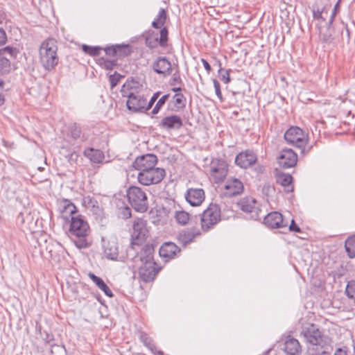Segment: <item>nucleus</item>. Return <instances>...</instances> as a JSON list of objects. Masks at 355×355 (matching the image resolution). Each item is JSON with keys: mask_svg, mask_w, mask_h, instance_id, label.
I'll list each match as a JSON object with an SVG mask.
<instances>
[{"mask_svg": "<svg viewBox=\"0 0 355 355\" xmlns=\"http://www.w3.org/2000/svg\"><path fill=\"white\" fill-rule=\"evenodd\" d=\"M139 83L133 80H127L122 86L121 93L123 97H127V108L133 112L146 110V98L139 94Z\"/></svg>", "mask_w": 355, "mask_h": 355, "instance_id": "1", "label": "nucleus"}, {"mask_svg": "<svg viewBox=\"0 0 355 355\" xmlns=\"http://www.w3.org/2000/svg\"><path fill=\"white\" fill-rule=\"evenodd\" d=\"M69 234L76 246L79 249L86 248L89 244L87 236L90 234V227L85 217L80 214L71 218Z\"/></svg>", "mask_w": 355, "mask_h": 355, "instance_id": "2", "label": "nucleus"}, {"mask_svg": "<svg viewBox=\"0 0 355 355\" xmlns=\"http://www.w3.org/2000/svg\"><path fill=\"white\" fill-rule=\"evenodd\" d=\"M57 41L53 38L45 40L39 49L40 61L42 67L47 71L55 68L58 63Z\"/></svg>", "mask_w": 355, "mask_h": 355, "instance_id": "3", "label": "nucleus"}, {"mask_svg": "<svg viewBox=\"0 0 355 355\" xmlns=\"http://www.w3.org/2000/svg\"><path fill=\"white\" fill-rule=\"evenodd\" d=\"M301 334L306 342L313 347V350L329 349L331 347V339L329 336L323 335L314 324H308L303 327Z\"/></svg>", "mask_w": 355, "mask_h": 355, "instance_id": "4", "label": "nucleus"}, {"mask_svg": "<svg viewBox=\"0 0 355 355\" xmlns=\"http://www.w3.org/2000/svg\"><path fill=\"white\" fill-rule=\"evenodd\" d=\"M284 137L287 144L300 148L303 154L309 153L311 148L309 147L306 150V146L308 143V135L297 126L291 127L286 131Z\"/></svg>", "mask_w": 355, "mask_h": 355, "instance_id": "5", "label": "nucleus"}, {"mask_svg": "<svg viewBox=\"0 0 355 355\" xmlns=\"http://www.w3.org/2000/svg\"><path fill=\"white\" fill-rule=\"evenodd\" d=\"M221 219V211L217 204L211 203L200 215L201 229L208 232L213 229Z\"/></svg>", "mask_w": 355, "mask_h": 355, "instance_id": "6", "label": "nucleus"}, {"mask_svg": "<svg viewBox=\"0 0 355 355\" xmlns=\"http://www.w3.org/2000/svg\"><path fill=\"white\" fill-rule=\"evenodd\" d=\"M127 197L132 207L138 212L148 210V202L146 193L139 187L132 186L127 191Z\"/></svg>", "mask_w": 355, "mask_h": 355, "instance_id": "7", "label": "nucleus"}, {"mask_svg": "<svg viewBox=\"0 0 355 355\" xmlns=\"http://www.w3.org/2000/svg\"><path fill=\"white\" fill-rule=\"evenodd\" d=\"M166 176V171L163 168L153 167L144 172H139L138 182L144 186L157 184L160 183Z\"/></svg>", "mask_w": 355, "mask_h": 355, "instance_id": "8", "label": "nucleus"}, {"mask_svg": "<svg viewBox=\"0 0 355 355\" xmlns=\"http://www.w3.org/2000/svg\"><path fill=\"white\" fill-rule=\"evenodd\" d=\"M132 227V248L134 245H139L145 241L149 233L147 227V220L143 218H136L133 221Z\"/></svg>", "mask_w": 355, "mask_h": 355, "instance_id": "9", "label": "nucleus"}, {"mask_svg": "<svg viewBox=\"0 0 355 355\" xmlns=\"http://www.w3.org/2000/svg\"><path fill=\"white\" fill-rule=\"evenodd\" d=\"M17 53L16 48L9 46L0 49V76L8 74L11 71L10 59L15 58Z\"/></svg>", "mask_w": 355, "mask_h": 355, "instance_id": "10", "label": "nucleus"}, {"mask_svg": "<svg viewBox=\"0 0 355 355\" xmlns=\"http://www.w3.org/2000/svg\"><path fill=\"white\" fill-rule=\"evenodd\" d=\"M228 173V165L223 159H214L210 164L209 174L215 183L224 180Z\"/></svg>", "mask_w": 355, "mask_h": 355, "instance_id": "11", "label": "nucleus"}, {"mask_svg": "<svg viewBox=\"0 0 355 355\" xmlns=\"http://www.w3.org/2000/svg\"><path fill=\"white\" fill-rule=\"evenodd\" d=\"M239 208L249 215V218L253 220L261 219V209L257 201L250 197H245L238 202Z\"/></svg>", "mask_w": 355, "mask_h": 355, "instance_id": "12", "label": "nucleus"}, {"mask_svg": "<svg viewBox=\"0 0 355 355\" xmlns=\"http://www.w3.org/2000/svg\"><path fill=\"white\" fill-rule=\"evenodd\" d=\"M157 157L152 153L138 156L132 163L133 168L139 172L150 169L157 164Z\"/></svg>", "mask_w": 355, "mask_h": 355, "instance_id": "13", "label": "nucleus"}, {"mask_svg": "<svg viewBox=\"0 0 355 355\" xmlns=\"http://www.w3.org/2000/svg\"><path fill=\"white\" fill-rule=\"evenodd\" d=\"M168 31L166 27H163L160 31V36L158 37L153 33L148 34L145 39V44L150 49H155L159 45L164 48L168 45Z\"/></svg>", "mask_w": 355, "mask_h": 355, "instance_id": "14", "label": "nucleus"}, {"mask_svg": "<svg viewBox=\"0 0 355 355\" xmlns=\"http://www.w3.org/2000/svg\"><path fill=\"white\" fill-rule=\"evenodd\" d=\"M160 268L155 262H148L141 264L139 269V275L144 282H152L159 271Z\"/></svg>", "mask_w": 355, "mask_h": 355, "instance_id": "15", "label": "nucleus"}, {"mask_svg": "<svg viewBox=\"0 0 355 355\" xmlns=\"http://www.w3.org/2000/svg\"><path fill=\"white\" fill-rule=\"evenodd\" d=\"M244 189L243 182L238 178H230L227 180L223 191V195L227 198L240 195Z\"/></svg>", "mask_w": 355, "mask_h": 355, "instance_id": "16", "label": "nucleus"}, {"mask_svg": "<svg viewBox=\"0 0 355 355\" xmlns=\"http://www.w3.org/2000/svg\"><path fill=\"white\" fill-rule=\"evenodd\" d=\"M183 125V121L180 116L173 114L164 117L158 126L165 130H180Z\"/></svg>", "mask_w": 355, "mask_h": 355, "instance_id": "17", "label": "nucleus"}, {"mask_svg": "<svg viewBox=\"0 0 355 355\" xmlns=\"http://www.w3.org/2000/svg\"><path fill=\"white\" fill-rule=\"evenodd\" d=\"M263 223L272 229L287 227L288 226V222L285 221L282 214L277 211L271 212L264 216Z\"/></svg>", "mask_w": 355, "mask_h": 355, "instance_id": "18", "label": "nucleus"}, {"mask_svg": "<svg viewBox=\"0 0 355 355\" xmlns=\"http://www.w3.org/2000/svg\"><path fill=\"white\" fill-rule=\"evenodd\" d=\"M297 162V155L290 148L283 149L279 156V164L285 168L293 167Z\"/></svg>", "mask_w": 355, "mask_h": 355, "instance_id": "19", "label": "nucleus"}, {"mask_svg": "<svg viewBox=\"0 0 355 355\" xmlns=\"http://www.w3.org/2000/svg\"><path fill=\"white\" fill-rule=\"evenodd\" d=\"M257 160V155L253 151L247 150L236 155L235 158V163L241 168H247L254 164Z\"/></svg>", "mask_w": 355, "mask_h": 355, "instance_id": "20", "label": "nucleus"}, {"mask_svg": "<svg viewBox=\"0 0 355 355\" xmlns=\"http://www.w3.org/2000/svg\"><path fill=\"white\" fill-rule=\"evenodd\" d=\"M185 198L191 206H200L205 200V191L202 189L190 188L187 191Z\"/></svg>", "mask_w": 355, "mask_h": 355, "instance_id": "21", "label": "nucleus"}, {"mask_svg": "<svg viewBox=\"0 0 355 355\" xmlns=\"http://www.w3.org/2000/svg\"><path fill=\"white\" fill-rule=\"evenodd\" d=\"M153 69L155 73L163 75L164 77L172 73L171 63L166 57H158L153 64Z\"/></svg>", "mask_w": 355, "mask_h": 355, "instance_id": "22", "label": "nucleus"}, {"mask_svg": "<svg viewBox=\"0 0 355 355\" xmlns=\"http://www.w3.org/2000/svg\"><path fill=\"white\" fill-rule=\"evenodd\" d=\"M103 248L105 257L111 260H116L119 255V248L116 240L103 239Z\"/></svg>", "mask_w": 355, "mask_h": 355, "instance_id": "23", "label": "nucleus"}, {"mask_svg": "<svg viewBox=\"0 0 355 355\" xmlns=\"http://www.w3.org/2000/svg\"><path fill=\"white\" fill-rule=\"evenodd\" d=\"M154 252L153 245L152 244H146L141 248L139 255L133 258L134 261L137 263L139 261L141 264L155 262L154 261Z\"/></svg>", "mask_w": 355, "mask_h": 355, "instance_id": "24", "label": "nucleus"}, {"mask_svg": "<svg viewBox=\"0 0 355 355\" xmlns=\"http://www.w3.org/2000/svg\"><path fill=\"white\" fill-rule=\"evenodd\" d=\"M284 351L286 355H300L302 347L297 339L288 336L284 342Z\"/></svg>", "mask_w": 355, "mask_h": 355, "instance_id": "25", "label": "nucleus"}, {"mask_svg": "<svg viewBox=\"0 0 355 355\" xmlns=\"http://www.w3.org/2000/svg\"><path fill=\"white\" fill-rule=\"evenodd\" d=\"M60 207L62 217L65 220H68L69 217L71 219V217L79 215L75 205L69 200L63 199L60 202Z\"/></svg>", "mask_w": 355, "mask_h": 355, "instance_id": "26", "label": "nucleus"}, {"mask_svg": "<svg viewBox=\"0 0 355 355\" xmlns=\"http://www.w3.org/2000/svg\"><path fill=\"white\" fill-rule=\"evenodd\" d=\"M180 251L179 248L172 242L164 243L159 248L160 257L166 259H172Z\"/></svg>", "mask_w": 355, "mask_h": 355, "instance_id": "27", "label": "nucleus"}, {"mask_svg": "<svg viewBox=\"0 0 355 355\" xmlns=\"http://www.w3.org/2000/svg\"><path fill=\"white\" fill-rule=\"evenodd\" d=\"M293 177L288 173H278L276 175V182L277 184L284 187L286 193L293 191V185L292 184Z\"/></svg>", "mask_w": 355, "mask_h": 355, "instance_id": "28", "label": "nucleus"}, {"mask_svg": "<svg viewBox=\"0 0 355 355\" xmlns=\"http://www.w3.org/2000/svg\"><path fill=\"white\" fill-rule=\"evenodd\" d=\"M83 204L85 207L92 211L94 215L101 216L103 214V209L99 206L98 201L91 196H86L83 198Z\"/></svg>", "mask_w": 355, "mask_h": 355, "instance_id": "29", "label": "nucleus"}, {"mask_svg": "<svg viewBox=\"0 0 355 355\" xmlns=\"http://www.w3.org/2000/svg\"><path fill=\"white\" fill-rule=\"evenodd\" d=\"M88 276L96 285V286L105 293V295L109 297H113L114 295L112 291L101 277L96 276L95 274L91 272H89Z\"/></svg>", "mask_w": 355, "mask_h": 355, "instance_id": "30", "label": "nucleus"}, {"mask_svg": "<svg viewBox=\"0 0 355 355\" xmlns=\"http://www.w3.org/2000/svg\"><path fill=\"white\" fill-rule=\"evenodd\" d=\"M84 155L94 163H101L104 159V154L101 150L87 148L84 151Z\"/></svg>", "mask_w": 355, "mask_h": 355, "instance_id": "31", "label": "nucleus"}, {"mask_svg": "<svg viewBox=\"0 0 355 355\" xmlns=\"http://www.w3.org/2000/svg\"><path fill=\"white\" fill-rule=\"evenodd\" d=\"M168 15L166 10L164 8H160L157 15L152 22V26L156 29H162L165 24Z\"/></svg>", "mask_w": 355, "mask_h": 355, "instance_id": "32", "label": "nucleus"}, {"mask_svg": "<svg viewBox=\"0 0 355 355\" xmlns=\"http://www.w3.org/2000/svg\"><path fill=\"white\" fill-rule=\"evenodd\" d=\"M199 234L200 233L198 232L194 233L191 231H182L178 235V239L180 243L182 244L183 245H186L188 243L192 242L194 238Z\"/></svg>", "mask_w": 355, "mask_h": 355, "instance_id": "33", "label": "nucleus"}, {"mask_svg": "<svg viewBox=\"0 0 355 355\" xmlns=\"http://www.w3.org/2000/svg\"><path fill=\"white\" fill-rule=\"evenodd\" d=\"M345 250L350 258L355 257V236L349 237L345 241Z\"/></svg>", "mask_w": 355, "mask_h": 355, "instance_id": "34", "label": "nucleus"}, {"mask_svg": "<svg viewBox=\"0 0 355 355\" xmlns=\"http://www.w3.org/2000/svg\"><path fill=\"white\" fill-rule=\"evenodd\" d=\"M116 58H121L130 54L129 44H116Z\"/></svg>", "mask_w": 355, "mask_h": 355, "instance_id": "35", "label": "nucleus"}, {"mask_svg": "<svg viewBox=\"0 0 355 355\" xmlns=\"http://www.w3.org/2000/svg\"><path fill=\"white\" fill-rule=\"evenodd\" d=\"M69 135L73 139H78L81 138L82 131L79 124L74 123L69 127Z\"/></svg>", "mask_w": 355, "mask_h": 355, "instance_id": "36", "label": "nucleus"}, {"mask_svg": "<svg viewBox=\"0 0 355 355\" xmlns=\"http://www.w3.org/2000/svg\"><path fill=\"white\" fill-rule=\"evenodd\" d=\"M173 98L175 102L174 105L178 110L185 107L186 98L182 94L177 93L173 96Z\"/></svg>", "mask_w": 355, "mask_h": 355, "instance_id": "37", "label": "nucleus"}, {"mask_svg": "<svg viewBox=\"0 0 355 355\" xmlns=\"http://www.w3.org/2000/svg\"><path fill=\"white\" fill-rule=\"evenodd\" d=\"M83 51L92 56H98L101 53V51L103 50V49L100 46H90L87 44H83L82 46Z\"/></svg>", "mask_w": 355, "mask_h": 355, "instance_id": "38", "label": "nucleus"}, {"mask_svg": "<svg viewBox=\"0 0 355 355\" xmlns=\"http://www.w3.org/2000/svg\"><path fill=\"white\" fill-rule=\"evenodd\" d=\"M50 352L51 355H67V350L64 345L50 344Z\"/></svg>", "mask_w": 355, "mask_h": 355, "instance_id": "39", "label": "nucleus"}, {"mask_svg": "<svg viewBox=\"0 0 355 355\" xmlns=\"http://www.w3.org/2000/svg\"><path fill=\"white\" fill-rule=\"evenodd\" d=\"M175 218L179 224L186 225L189 220V214L184 211H178L175 212Z\"/></svg>", "mask_w": 355, "mask_h": 355, "instance_id": "40", "label": "nucleus"}, {"mask_svg": "<svg viewBox=\"0 0 355 355\" xmlns=\"http://www.w3.org/2000/svg\"><path fill=\"white\" fill-rule=\"evenodd\" d=\"M345 293L349 299L352 300L355 304V281L352 280L348 282L346 286Z\"/></svg>", "mask_w": 355, "mask_h": 355, "instance_id": "41", "label": "nucleus"}, {"mask_svg": "<svg viewBox=\"0 0 355 355\" xmlns=\"http://www.w3.org/2000/svg\"><path fill=\"white\" fill-rule=\"evenodd\" d=\"M170 97V94H167L162 96L158 101L157 102L155 106L152 110L153 114H156L159 112L160 109L164 106V105L166 103V102L168 100Z\"/></svg>", "mask_w": 355, "mask_h": 355, "instance_id": "42", "label": "nucleus"}, {"mask_svg": "<svg viewBox=\"0 0 355 355\" xmlns=\"http://www.w3.org/2000/svg\"><path fill=\"white\" fill-rule=\"evenodd\" d=\"M100 64L107 70H112L114 69L115 66L117 64V61L116 60H107L102 58L100 60Z\"/></svg>", "mask_w": 355, "mask_h": 355, "instance_id": "43", "label": "nucleus"}, {"mask_svg": "<svg viewBox=\"0 0 355 355\" xmlns=\"http://www.w3.org/2000/svg\"><path fill=\"white\" fill-rule=\"evenodd\" d=\"M331 8L330 5L325 6L321 11H314L313 12V17L316 19H322L323 21L327 20V16H324V14H328V11H329Z\"/></svg>", "mask_w": 355, "mask_h": 355, "instance_id": "44", "label": "nucleus"}, {"mask_svg": "<svg viewBox=\"0 0 355 355\" xmlns=\"http://www.w3.org/2000/svg\"><path fill=\"white\" fill-rule=\"evenodd\" d=\"M339 9H340V0H338V1L335 4L334 8L333 9H331V8L329 10V11H331V12H330V15H329V20L328 21V24H327L328 28H329L331 25L332 24V23L334 20V18H335L337 12H338Z\"/></svg>", "mask_w": 355, "mask_h": 355, "instance_id": "45", "label": "nucleus"}, {"mask_svg": "<svg viewBox=\"0 0 355 355\" xmlns=\"http://www.w3.org/2000/svg\"><path fill=\"white\" fill-rule=\"evenodd\" d=\"M119 216L123 219H128L131 217V209L127 205L119 209Z\"/></svg>", "mask_w": 355, "mask_h": 355, "instance_id": "46", "label": "nucleus"}, {"mask_svg": "<svg viewBox=\"0 0 355 355\" xmlns=\"http://www.w3.org/2000/svg\"><path fill=\"white\" fill-rule=\"evenodd\" d=\"M219 66L221 67V64L219 63ZM219 77L225 84L230 82V71L228 70L223 71L222 68L220 67L218 70Z\"/></svg>", "mask_w": 355, "mask_h": 355, "instance_id": "47", "label": "nucleus"}, {"mask_svg": "<svg viewBox=\"0 0 355 355\" xmlns=\"http://www.w3.org/2000/svg\"><path fill=\"white\" fill-rule=\"evenodd\" d=\"M121 77L122 76L118 74L116 72L110 76L109 80L110 83L111 88H114L119 83Z\"/></svg>", "mask_w": 355, "mask_h": 355, "instance_id": "48", "label": "nucleus"}, {"mask_svg": "<svg viewBox=\"0 0 355 355\" xmlns=\"http://www.w3.org/2000/svg\"><path fill=\"white\" fill-rule=\"evenodd\" d=\"M213 83L215 89V92L218 98L220 99V101L222 102L223 101L221 90H220V85L219 82L216 79H213Z\"/></svg>", "mask_w": 355, "mask_h": 355, "instance_id": "49", "label": "nucleus"}, {"mask_svg": "<svg viewBox=\"0 0 355 355\" xmlns=\"http://www.w3.org/2000/svg\"><path fill=\"white\" fill-rule=\"evenodd\" d=\"M103 49L105 52L106 55L116 58V44L110 46H106Z\"/></svg>", "mask_w": 355, "mask_h": 355, "instance_id": "50", "label": "nucleus"}, {"mask_svg": "<svg viewBox=\"0 0 355 355\" xmlns=\"http://www.w3.org/2000/svg\"><path fill=\"white\" fill-rule=\"evenodd\" d=\"M159 94H160L159 92L155 93L153 94V96L151 97V98L149 101V102L148 103L146 102V110H149L153 107V104L155 103V102L158 98Z\"/></svg>", "mask_w": 355, "mask_h": 355, "instance_id": "51", "label": "nucleus"}, {"mask_svg": "<svg viewBox=\"0 0 355 355\" xmlns=\"http://www.w3.org/2000/svg\"><path fill=\"white\" fill-rule=\"evenodd\" d=\"M182 80L178 72L173 73V78L171 80L170 85H175L176 84H182Z\"/></svg>", "mask_w": 355, "mask_h": 355, "instance_id": "52", "label": "nucleus"}, {"mask_svg": "<svg viewBox=\"0 0 355 355\" xmlns=\"http://www.w3.org/2000/svg\"><path fill=\"white\" fill-rule=\"evenodd\" d=\"M288 230L291 232H301V229L295 223L293 219L291 220V223L288 227Z\"/></svg>", "mask_w": 355, "mask_h": 355, "instance_id": "53", "label": "nucleus"}, {"mask_svg": "<svg viewBox=\"0 0 355 355\" xmlns=\"http://www.w3.org/2000/svg\"><path fill=\"white\" fill-rule=\"evenodd\" d=\"M7 41V35L3 28L0 27V46L3 45Z\"/></svg>", "mask_w": 355, "mask_h": 355, "instance_id": "54", "label": "nucleus"}, {"mask_svg": "<svg viewBox=\"0 0 355 355\" xmlns=\"http://www.w3.org/2000/svg\"><path fill=\"white\" fill-rule=\"evenodd\" d=\"M320 37H321V40L325 43H329L331 40V34L322 33L320 35Z\"/></svg>", "mask_w": 355, "mask_h": 355, "instance_id": "55", "label": "nucleus"}, {"mask_svg": "<svg viewBox=\"0 0 355 355\" xmlns=\"http://www.w3.org/2000/svg\"><path fill=\"white\" fill-rule=\"evenodd\" d=\"M201 62H202L205 69H206V71L208 73H210V71H211V65L209 64V62L204 58L201 59Z\"/></svg>", "mask_w": 355, "mask_h": 355, "instance_id": "56", "label": "nucleus"}, {"mask_svg": "<svg viewBox=\"0 0 355 355\" xmlns=\"http://www.w3.org/2000/svg\"><path fill=\"white\" fill-rule=\"evenodd\" d=\"M144 343L151 351H153L154 348L155 347L153 341L151 340H148V338H146V340L144 341Z\"/></svg>", "mask_w": 355, "mask_h": 355, "instance_id": "57", "label": "nucleus"}, {"mask_svg": "<svg viewBox=\"0 0 355 355\" xmlns=\"http://www.w3.org/2000/svg\"><path fill=\"white\" fill-rule=\"evenodd\" d=\"M329 349H319L318 350V353L315 354H311V355H330V354L327 352Z\"/></svg>", "mask_w": 355, "mask_h": 355, "instance_id": "58", "label": "nucleus"}, {"mask_svg": "<svg viewBox=\"0 0 355 355\" xmlns=\"http://www.w3.org/2000/svg\"><path fill=\"white\" fill-rule=\"evenodd\" d=\"M334 355H347V350L343 348H338L335 352Z\"/></svg>", "mask_w": 355, "mask_h": 355, "instance_id": "59", "label": "nucleus"}, {"mask_svg": "<svg viewBox=\"0 0 355 355\" xmlns=\"http://www.w3.org/2000/svg\"><path fill=\"white\" fill-rule=\"evenodd\" d=\"M17 221H19L21 224L25 223V218L24 214L22 212H20L17 216Z\"/></svg>", "mask_w": 355, "mask_h": 355, "instance_id": "60", "label": "nucleus"}, {"mask_svg": "<svg viewBox=\"0 0 355 355\" xmlns=\"http://www.w3.org/2000/svg\"><path fill=\"white\" fill-rule=\"evenodd\" d=\"M255 171L258 174L263 173L265 171V168L262 165H258L256 166Z\"/></svg>", "mask_w": 355, "mask_h": 355, "instance_id": "61", "label": "nucleus"}, {"mask_svg": "<svg viewBox=\"0 0 355 355\" xmlns=\"http://www.w3.org/2000/svg\"><path fill=\"white\" fill-rule=\"evenodd\" d=\"M78 157V155L73 152L72 153L70 154V156H69V161H75L77 159V158Z\"/></svg>", "mask_w": 355, "mask_h": 355, "instance_id": "62", "label": "nucleus"}, {"mask_svg": "<svg viewBox=\"0 0 355 355\" xmlns=\"http://www.w3.org/2000/svg\"><path fill=\"white\" fill-rule=\"evenodd\" d=\"M6 19V14L3 10H0V24Z\"/></svg>", "mask_w": 355, "mask_h": 355, "instance_id": "63", "label": "nucleus"}, {"mask_svg": "<svg viewBox=\"0 0 355 355\" xmlns=\"http://www.w3.org/2000/svg\"><path fill=\"white\" fill-rule=\"evenodd\" d=\"M171 90L174 92H181L182 91V88L181 87H173L171 89Z\"/></svg>", "mask_w": 355, "mask_h": 355, "instance_id": "64", "label": "nucleus"}]
</instances>
